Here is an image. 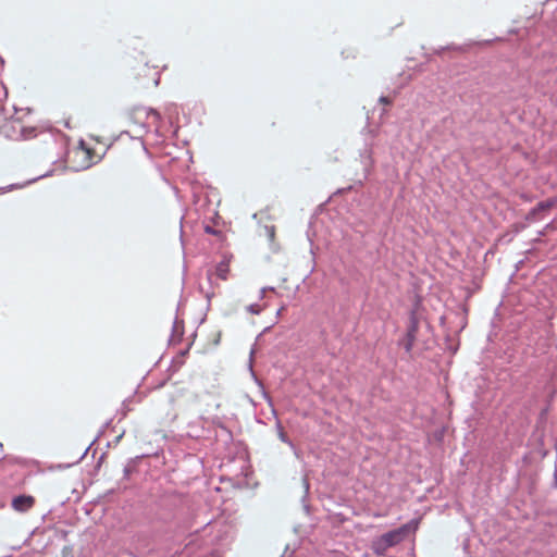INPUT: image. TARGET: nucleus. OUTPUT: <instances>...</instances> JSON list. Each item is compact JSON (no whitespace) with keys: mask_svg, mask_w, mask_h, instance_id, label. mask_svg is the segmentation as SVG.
<instances>
[{"mask_svg":"<svg viewBox=\"0 0 557 557\" xmlns=\"http://www.w3.org/2000/svg\"><path fill=\"white\" fill-rule=\"evenodd\" d=\"M359 156L367 176L374 166L372 144L366 143L364 148L360 151Z\"/></svg>","mask_w":557,"mask_h":557,"instance_id":"6","label":"nucleus"},{"mask_svg":"<svg viewBox=\"0 0 557 557\" xmlns=\"http://www.w3.org/2000/svg\"><path fill=\"white\" fill-rule=\"evenodd\" d=\"M52 173H53V170H50V171L46 172L45 174H41V175H39V176H37V177H35V178L30 180L28 183H33V182H36V181H38V180H40V178L51 176V175H52Z\"/></svg>","mask_w":557,"mask_h":557,"instance_id":"20","label":"nucleus"},{"mask_svg":"<svg viewBox=\"0 0 557 557\" xmlns=\"http://www.w3.org/2000/svg\"><path fill=\"white\" fill-rule=\"evenodd\" d=\"M184 220V216H181V221Z\"/></svg>","mask_w":557,"mask_h":557,"instance_id":"40","label":"nucleus"},{"mask_svg":"<svg viewBox=\"0 0 557 557\" xmlns=\"http://www.w3.org/2000/svg\"><path fill=\"white\" fill-rule=\"evenodd\" d=\"M522 260L518 261L517 264H516V269H515V272L510 275V280L513 277V275L516 274L517 271H519L521 264H522Z\"/></svg>","mask_w":557,"mask_h":557,"instance_id":"26","label":"nucleus"},{"mask_svg":"<svg viewBox=\"0 0 557 557\" xmlns=\"http://www.w3.org/2000/svg\"><path fill=\"white\" fill-rule=\"evenodd\" d=\"M277 429H278V438H280L282 442H284V443L288 444V445H289V447L293 449V451H294L295 456H296L297 458H299V451H298L297 447H296V446H295V444H294V443L288 438V436L285 434V432H284L283 428H282L280 424H277Z\"/></svg>","mask_w":557,"mask_h":557,"instance_id":"12","label":"nucleus"},{"mask_svg":"<svg viewBox=\"0 0 557 557\" xmlns=\"http://www.w3.org/2000/svg\"><path fill=\"white\" fill-rule=\"evenodd\" d=\"M64 126H65V127H67V128H71V126H70V122H69V121H65Z\"/></svg>","mask_w":557,"mask_h":557,"instance_id":"35","label":"nucleus"},{"mask_svg":"<svg viewBox=\"0 0 557 557\" xmlns=\"http://www.w3.org/2000/svg\"><path fill=\"white\" fill-rule=\"evenodd\" d=\"M212 277H213V272L211 270H208L207 271V280L211 286H213Z\"/></svg>","mask_w":557,"mask_h":557,"instance_id":"22","label":"nucleus"},{"mask_svg":"<svg viewBox=\"0 0 557 557\" xmlns=\"http://www.w3.org/2000/svg\"><path fill=\"white\" fill-rule=\"evenodd\" d=\"M123 434H120L117 437H115V441H120Z\"/></svg>","mask_w":557,"mask_h":557,"instance_id":"38","label":"nucleus"},{"mask_svg":"<svg viewBox=\"0 0 557 557\" xmlns=\"http://www.w3.org/2000/svg\"><path fill=\"white\" fill-rule=\"evenodd\" d=\"M304 485H305V491H306V494H307L308 491H309V482L307 481V479H304Z\"/></svg>","mask_w":557,"mask_h":557,"instance_id":"30","label":"nucleus"},{"mask_svg":"<svg viewBox=\"0 0 557 557\" xmlns=\"http://www.w3.org/2000/svg\"><path fill=\"white\" fill-rule=\"evenodd\" d=\"M14 187V185H9L8 187L5 188H2V193L7 191V190H11L12 188Z\"/></svg>","mask_w":557,"mask_h":557,"instance_id":"32","label":"nucleus"},{"mask_svg":"<svg viewBox=\"0 0 557 557\" xmlns=\"http://www.w3.org/2000/svg\"><path fill=\"white\" fill-rule=\"evenodd\" d=\"M149 114H152L153 116H156L158 119L160 117V113L157 110H154V109H150Z\"/></svg>","mask_w":557,"mask_h":557,"instance_id":"29","label":"nucleus"},{"mask_svg":"<svg viewBox=\"0 0 557 557\" xmlns=\"http://www.w3.org/2000/svg\"><path fill=\"white\" fill-rule=\"evenodd\" d=\"M206 298H207V301H208V307L210 306V301H211V298L214 296V293L213 292H208L206 293Z\"/></svg>","mask_w":557,"mask_h":557,"instance_id":"23","label":"nucleus"},{"mask_svg":"<svg viewBox=\"0 0 557 557\" xmlns=\"http://www.w3.org/2000/svg\"><path fill=\"white\" fill-rule=\"evenodd\" d=\"M525 226L527 225L524 223L516 224L515 225L516 233H519L521 230L525 228Z\"/></svg>","mask_w":557,"mask_h":557,"instance_id":"24","label":"nucleus"},{"mask_svg":"<svg viewBox=\"0 0 557 557\" xmlns=\"http://www.w3.org/2000/svg\"><path fill=\"white\" fill-rule=\"evenodd\" d=\"M418 527L419 519L413 518L407 523L374 537L371 542V548L375 555L383 556L388 548L400 544L413 534L418 530Z\"/></svg>","mask_w":557,"mask_h":557,"instance_id":"2","label":"nucleus"},{"mask_svg":"<svg viewBox=\"0 0 557 557\" xmlns=\"http://www.w3.org/2000/svg\"><path fill=\"white\" fill-rule=\"evenodd\" d=\"M32 136H35V128H23L22 129V137L27 139Z\"/></svg>","mask_w":557,"mask_h":557,"instance_id":"18","label":"nucleus"},{"mask_svg":"<svg viewBox=\"0 0 557 557\" xmlns=\"http://www.w3.org/2000/svg\"><path fill=\"white\" fill-rule=\"evenodd\" d=\"M188 350H189V347H187V348H186V349H184V350H181V351H180L178 357H177V358H174V359L172 360V364H171V367H173V364H175V367H174V371H176V370H177V369H178V368L184 363V361L182 360V358H183V357H185V356L188 354Z\"/></svg>","mask_w":557,"mask_h":557,"instance_id":"14","label":"nucleus"},{"mask_svg":"<svg viewBox=\"0 0 557 557\" xmlns=\"http://www.w3.org/2000/svg\"><path fill=\"white\" fill-rule=\"evenodd\" d=\"M144 458V455L129 458L123 468V480H131L132 474L137 471V465Z\"/></svg>","mask_w":557,"mask_h":557,"instance_id":"9","label":"nucleus"},{"mask_svg":"<svg viewBox=\"0 0 557 557\" xmlns=\"http://www.w3.org/2000/svg\"><path fill=\"white\" fill-rule=\"evenodd\" d=\"M445 50H457V51H463V48L462 46H457V45H447L445 47H440L438 49H435V53L436 54H442Z\"/></svg>","mask_w":557,"mask_h":557,"instance_id":"16","label":"nucleus"},{"mask_svg":"<svg viewBox=\"0 0 557 557\" xmlns=\"http://www.w3.org/2000/svg\"><path fill=\"white\" fill-rule=\"evenodd\" d=\"M104 456H106V454H104V453H103V454H101V456H100V457H99V459H98L97 467H100V465H101V462H102V460H103Z\"/></svg>","mask_w":557,"mask_h":557,"instance_id":"31","label":"nucleus"},{"mask_svg":"<svg viewBox=\"0 0 557 557\" xmlns=\"http://www.w3.org/2000/svg\"><path fill=\"white\" fill-rule=\"evenodd\" d=\"M267 232L269 234V237L272 239L274 237V227L273 226H271V227L267 226Z\"/></svg>","mask_w":557,"mask_h":557,"instance_id":"25","label":"nucleus"},{"mask_svg":"<svg viewBox=\"0 0 557 557\" xmlns=\"http://www.w3.org/2000/svg\"><path fill=\"white\" fill-rule=\"evenodd\" d=\"M274 290V287H263L260 290V298H263L265 290Z\"/></svg>","mask_w":557,"mask_h":557,"instance_id":"27","label":"nucleus"},{"mask_svg":"<svg viewBox=\"0 0 557 557\" xmlns=\"http://www.w3.org/2000/svg\"><path fill=\"white\" fill-rule=\"evenodd\" d=\"M215 437L219 441H222L225 445L230 444L233 441L232 431L221 422L216 424Z\"/></svg>","mask_w":557,"mask_h":557,"instance_id":"11","label":"nucleus"},{"mask_svg":"<svg viewBox=\"0 0 557 557\" xmlns=\"http://www.w3.org/2000/svg\"><path fill=\"white\" fill-rule=\"evenodd\" d=\"M168 528H148L134 532L129 537L128 555L146 557L161 548L163 540L169 536Z\"/></svg>","mask_w":557,"mask_h":557,"instance_id":"1","label":"nucleus"},{"mask_svg":"<svg viewBox=\"0 0 557 557\" xmlns=\"http://www.w3.org/2000/svg\"><path fill=\"white\" fill-rule=\"evenodd\" d=\"M230 261L231 259L227 256H224L223 259L215 265L214 274L223 281L227 280L230 273Z\"/></svg>","mask_w":557,"mask_h":557,"instance_id":"10","label":"nucleus"},{"mask_svg":"<svg viewBox=\"0 0 557 557\" xmlns=\"http://www.w3.org/2000/svg\"><path fill=\"white\" fill-rule=\"evenodd\" d=\"M178 498L170 493H163L156 502V509L150 518V523H161L165 528L176 518Z\"/></svg>","mask_w":557,"mask_h":557,"instance_id":"3","label":"nucleus"},{"mask_svg":"<svg viewBox=\"0 0 557 557\" xmlns=\"http://www.w3.org/2000/svg\"><path fill=\"white\" fill-rule=\"evenodd\" d=\"M343 191H344V189H337V190L335 191V195H337V194H342Z\"/></svg>","mask_w":557,"mask_h":557,"instance_id":"36","label":"nucleus"},{"mask_svg":"<svg viewBox=\"0 0 557 557\" xmlns=\"http://www.w3.org/2000/svg\"><path fill=\"white\" fill-rule=\"evenodd\" d=\"M554 484H555V486H557V473L556 472L554 473Z\"/></svg>","mask_w":557,"mask_h":557,"instance_id":"34","label":"nucleus"},{"mask_svg":"<svg viewBox=\"0 0 557 557\" xmlns=\"http://www.w3.org/2000/svg\"><path fill=\"white\" fill-rule=\"evenodd\" d=\"M35 504V498L32 495L20 494L12 498L11 506L15 511L26 512Z\"/></svg>","mask_w":557,"mask_h":557,"instance_id":"5","label":"nucleus"},{"mask_svg":"<svg viewBox=\"0 0 557 557\" xmlns=\"http://www.w3.org/2000/svg\"><path fill=\"white\" fill-rule=\"evenodd\" d=\"M111 424V420H108L103 425L102 428L99 430L98 434L96 435V437L90 442V444L85 448V450L77 457V459L73 462H70V463H66V465H60L59 468L60 469H67L74 465H77L78 462H81L88 454V451L91 449V447L94 446V444L100 438V436L104 433L106 429L109 428V425Z\"/></svg>","mask_w":557,"mask_h":557,"instance_id":"7","label":"nucleus"},{"mask_svg":"<svg viewBox=\"0 0 557 557\" xmlns=\"http://www.w3.org/2000/svg\"><path fill=\"white\" fill-rule=\"evenodd\" d=\"M419 330V318H418V314H417V310L416 308H412L410 311H409V315H408V324H407V329H406V334L408 336H411V337H414L417 338V332Z\"/></svg>","mask_w":557,"mask_h":557,"instance_id":"8","label":"nucleus"},{"mask_svg":"<svg viewBox=\"0 0 557 557\" xmlns=\"http://www.w3.org/2000/svg\"><path fill=\"white\" fill-rule=\"evenodd\" d=\"M305 507V510L308 511L309 510V506L307 504L304 505Z\"/></svg>","mask_w":557,"mask_h":557,"instance_id":"37","label":"nucleus"},{"mask_svg":"<svg viewBox=\"0 0 557 557\" xmlns=\"http://www.w3.org/2000/svg\"><path fill=\"white\" fill-rule=\"evenodd\" d=\"M247 310L248 312H250L251 314H260L261 312V307L260 305L258 304H251L247 307Z\"/></svg>","mask_w":557,"mask_h":557,"instance_id":"17","label":"nucleus"},{"mask_svg":"<svg viewBox=\"0 0 557 557\" xmlns=\"http://www.w3.org/2000/svg\"><path fill=\"white\" fill-rule=\"evenodd\" d=\"M128 401V399H125L123 400V406L126 407V403Z\"/></svg>","mask_w":557,"mask_h":557,"instance_id":"39","label":"nucleus"},{"mask_svg":"<svg viewBox=\"0 0 557 557\" xmlns=\"http://www.w3.org/2000/svg\"><path fill=\"white\" fill-rule=\"evenodd\" d=\"M255 355V347L251 348L250 350V355H249V371H250V374L253 379V381L259 385V386H262V382L258 379V376L256 375L255 371H253V368H252V357Z\"/></svg>","mask_w":557,"mask_h":557,"instance_id":"15","label":"nucleus"},{"mask_svg":"<svg viewBox=\"0 0 557 557\" xmlns=\"http://www.w3.org/2000/svg\"><path fill=\"white\" fill-rule=\"evenodd\" d=\"M379 101L382 102V103H386V104L391 102L389 99L387 97H384V96H381Z\"/></svg>","mask_w":557,"mask_h":557,"instance_id":"28","label":"nucleus"},{"mask_svg":"<svg viewBox=\"0 0 557 557\" xmlns=\"http://www.w3.org/2000/svg\"><path fill=\"white\" fill-rule=\"evenodd\" d=\"M557 203L556 198H548L540 201L535 207L531 208L525 214V221L528 223H535L543 220L546 213L555 207Z\"/></svg>","mask_w":557,"mask_h":557,"instance_id":"4","label":"nucleus"},{"mask_svg":"<svg viewBox=\"0 0 557 557\" xmlns=\"http://www.w3.org/2000/svg\"><path fill=\"white\" fill-rule=\"evenodd\" d=\"M205 232L207 234H211V235H216L218 234V231H215L212 226L210 225H206L205 226Z\"/></svg>","mask_w":557,"mask_h":557,"instance_id":"21","label":"nucleus"},{"mask_svg":"<svg viewBox=\"0 0 557 557\" xmlns=\"http://www.w3.org/2000/svg\"><path fill=\"white\" fill-rule=\"evenodd\" d=\"M269 329H270V326L264 327V330L262 331V333H260V334L258 335V337H257V338H259L263 333L268 332V331H269Z\"/></svg>","mask_w":557,"mask_h":557,"instance_id":"33","label":"nucleus"},{"mask_svg":"<svg viewBox=\"0 0 557 557\" xmlns=\"http://www.w3.org/2000/svg\"><path fill=\"white\" fill-rule=\"evenodd\" d=\"M416 338L408 336L406 333L401 339L398 341V345L405 349L406 352H410L413 348Z\"/></svg>","mask_w":557,"mask_h":557,"instance_id":"13","label":"nucleus"},{"mask_svg":"<svg viewBox=\"0 0 557 557\" xmlns=\"http://www.w3.org/2000/svg\"><path fill=\"white\" fill-rule=\"evenodd\" d=\"M177 324H178V320H177V318H175L174 323H173V327H172V334H171L170 339H169L170 343L174 339V336H175V334L177 332Z\"/></svg>","mask_w":557,"mask_h":557,"instance_id":"19","label":"nucleus"}]
</instances>
